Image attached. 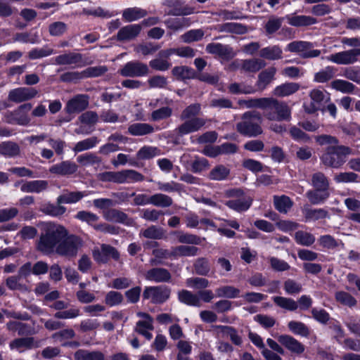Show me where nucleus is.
Listing matches in <instances>:
<instances>
[{
	"instance_id": "nucleus-9",
	"label": "nucleus",
	"mask_w": 360,
	"mask_h": 360,
	"mask_svg": "<svg viewBox=\"0 0 360 360\" xmlns=\"http://www.w3.org/2000/svg\"><path fill=\"white\" fill-rule=\"evenodd\" d=\"M327 61L337 65H352L360 61V48L351 49L330 54L324 58Z\"/></svg>"
},
{
	"instance_id": "nucleus-43",
	"label": "nucleus",
	"mask_w": 360,
	"mask_h": 360,
	"mask_svg": "<svg viewBox=\"0 0 360 360\" xmlns=\"http://www.w3.org/2000/svg\"><path fill=\"white\" fill-rule=\"evenodd\" d=\"M179 300L181 302L188 305L200 306V297L197 295L186 290L179 292Z\"/></svg>"
},
{
	"instance_id": "nucleus-41",
	"label": "nucleus",
	"mask_w": 360,
	"mask_h": 360,
	"mask_svg": "<svg viewBox=\"0 0 360 360\" xmlns=\"http://www.w3.org/2000/svg\"><path fill=\"white\" fill-rule=\"evenodd\" d=\"M153 127L146 123H135L128 128L129 132L133 136H143L153 132Z\"/></svg>"
},
{
	"instance_id": "nucleus-44",
	"label": "nucleus",
	"mask_w": 360,
	"mask_h": 360,
	"mask_svg": "<svg viewBox=\"0 0 360 360\" xmlns=\"http://www.w3.org/2000/svg\"><path fill=\"white\" fill-rule=\"evenodd\" d=\"M160 155V150L153 146H145L136 153L138 160H149Z\"/></svg>"
},
{
	"instance_id": "nucleus-24",
	"label": "nucleus",
	"mask_w": 360,
	"mask_h": 360,
	"mask_svg": "<svg viewBox=\"0 0 360 360\" xmlns=\"http://www.w3.org/2000/svg\"><path fill=\"white\" fill-rule=\"evenodd\" d=\"M276 72V68L270 67L268 69L263 70L258 75V79L256 83L257 89L262 91L274 79V76Z\"/></svg>"
},
{
	"instance_id": "nucleus-1",
	"label": "nucleus",
	"mask_w": 360,
	"mask_h": 360,
	"mask_svg": "<svg viewBox=\"0 0 360 360\" xmlns=\"http://www.w3.org/2000/svg\"><path fill=\"white\" fill-rule=\"evenodd\" d=\"M44 230V233L41 236L37 245L38 249L44 253L52 252L54 247L68 236L67 229L60 224H45Z\"/></svg>"
},
{
	"instance_id": "nucleus-7",
	"label": "nucleus",
	"mask_w": 360,
	"mask_h": 360,
	"mask_svg": "<svg viewBox=\"0 0 360 360\" xmlns=\"http://www.w3.org/2000/svg\"><path fill=\"white\" fill-rule=\"evenodd\" d=\"M83 244L80 237L75 235L67 236L56 245V251L62 256L75 257Z\"/></svg>"
},
{
	"instance_id": "nucleus-29",
	"label": "nucleus",
	"mask_w": 360,
	"mask_h": 360,
	"mask_svg": "<svg viewBox=\"0 0 360 360\" xmlns=\"http://www.w3.org/2000/svg\"><path fill=\"white\" fill-rule=\"evenodd\" d=\"M144 176L134 169H124L120 171V184H133L142 181Z\"/></svg>"
},
{
	"instance_id": "nucleus-53",
	"label": "nucleus",
	"mask_w": 360,
	"mask_h": 360,
	"mask_svg": "<svg viewBox=\"0 0 360 360\" xmlns=\"http://www.w3.org/2000/svg\"><path fill=\"white\" fill-rule=\"evenodd\" d=\"M333 89L344 94L352 93L354 90V85L346 80L335 79L330 84Z\"/></svg>"
},
{
	"instance_id": "nucleus-4",
	"label": "nucleus",
	"mask_w": 360,
	"mask_h": 360,
	"mask_svg": "<svg viewBox=\"0 0 360 360\" xmlns=\"http://www.w3.org/2000/svg\"><path fill=\"white\" fill-rule=\"evenodd\" d=\"M264 117L270 121H290L291 110L285 103L273 98H266L265 101Z\"/></svg>"
},
{
	"instance_id": "nucleus-35",
	"label": "nucleus",
	"mask_w": 360,
	"mask_h": 360,
	"mask_svg": "<svg viewBox=\"0 0 360 360\" xmlns=\"http://www.w3.org/2000/svg\"><path fill=\"white\" fill-rule=\"evenodd\" d=\"M40 210L45 214L58 217L65 214L66 207L61 205V204L54 205L51 202H46L41 205Z\"/></svg>"
},
{
	"instance_id": "nucleus-56",
	"label": "nucleus",
	"mask_w": 360,
	"mask_h": 360,
	"mask_svg": "<svg viewBox=\"0 0 360 360\" xmlns=\"http://www.w3.org/2000/svg\"><path fill=\"white\" fill-rule=\"evenodd\" d=\"M313 186L318 190L328 191V181L326 176L321 172H317L313 174L312 179Z\"/></svg>"
},
{
	"instance_id": "nucleus-64",
	"label": "nucleus",
	"mask_w": 360,
	"mask_h": 360,
	"mask_svg": "<svg viewBox=\"0 0 360 360\" xmlns=\"http://www.w3.org/2000/svg\"><path fill=\"white\" fill-rule=\"evenodd\" d=\"M254 321L266 329L273 327L276 323L274 317L266 314H257L254 316Z\"/></svg>"
},
{
	"instance_id": "nucleus-36",
	"label": "nucleus",
	"mask_w": 360,
	"mask_h": 360,
	"mask_svg": "<svg viewBox=\"0 0 360 360\" xmlns=\"http://www.w3.org/2000/svg\"><path fill=\"white\" fill-rule=\"evenodd\" d=\"M217 297L234 299L240 297V289L233 285H223L216 289Z\"/></svg>"
},
{
	"instance_id": "nucleus-26",
	"label": "nucleus",
	"mask_w": 360,
	"mask_h": 360,
	"mask_svg": "<svg viewBox=\"0 0 360 360\" xmlns=\"http://www.w3.org/2000/svg\"><path fill=\"white\" fill-rule=\"evenodd\" d=\"M300 89V84L295 82H286L276 86L273 94L278 97H285L293 94Z\"/></svg>"
},
{
	"instance_id": "nucleus-58",
	"label": "nucleus",
	"mask_w": 360,
	"mask_h": 360,
	"mask_svg": "<svg viewBox=\"0 0 360 360\" xmlns=\"http://www.w3.org/2000/svg\"><path fill=\"white\" fill-rule=\"evenodd\" d=\"M139 236L150 239H161L164 236V232L160 228L150 226L148 229L141 231Z\"/></svg>"
},
{
	"instance_id": "nucleus-25",
	"label": "nucleus",
	"mask_w": 360,
	"mask_h": 360,
	"mask_svg": "<svg viewBox=\"0 0 360 360\" xmlns=\"http://www.w3.org/2000/svg\"><path fill=\"white\" fill-rule=\"evenodd\" d=\"M174 54L182 58H193L195 55V51L190 46H181L176 49H168L160 52V56L165 58H169Z\"/></svg>"
},
{
	"instance_id": "nucleus-20",
	"label": "nucleus",
	"mask_w": 360,
	"mask_h": 360,
	"mask_svg": "<svg viewBox=\"0 0 360 360\" xmlns=\"http://www.w3.org/2000/svg\"><path fill=\"white\" fill-rule=\"evenodd\" d=\"M146 279L156 283L169 282L171 274L164 268H153L148 270L145 275Z\"/></svg>"
},
{
	"instance_id": "nucleus-61",
	"label": "nucleus",
	"mask_w": 360,
	"mask_h": 360,
	"mask_svg": "<svg viewBox=\"0 0 360 360\" xmlns=\"http://www.w3.org/2000/svg\"><path fill=\"white\" fill-rule=\"evenodd\" d=\"M285 292L288 295H297L302 291V285L296 281L288 278L283 283Z\"/></svg>"
},
{
	"instance_id": "nucleus-28",
	"label": "nucleus",
	"mask_w": 360,
	"mask_h": 360,
	"mask_svg": "<svg viewBox=\"0 0 360 360\" xmlns=\"http://www.w3.org/2000/svg\"><path fill=\"white\" fill-rule=\"evenodd\" d=\"M37 344L34 342L32 338H18L10 343V347L11 349H15L19 352H22L27 349L37 347Z\"/></svg>"
},
{
	"instance_id": "nucleus-14",
	"label": "nucleus",
	"mask_w": 360,
	"mask_h": 360,
	"mask_svg": "<svg viewBox=\"0 0 360 360\" xmlns=\"http://www.w3.org/2000/svg\"><path fill=\"white\" fill-rule=\"evenodd\" d=\"M119 256L117 250L109 245L103 244L93 250L94 259L98 263H105L110 257L117 260Z\"/></svg>"
},
{
	"instance_id": "nucleus-49",
	"label": "nucleus",
	"mask_w": 360,
	"mask_h": 360,
	"mask_svg": "<svg viewBox=\"0 0 360 360\" xmlns=\"http://www.w3.org/2000/svg\"><path fill=\"white\" fill-rule=\"evenodd\" d=\"M198 250L195 246L180 245L173 248V258L195 256Z\"/></svg>"
},
{
	"instance_id": "nucleus-62",
	"label": "nucleus",
	"mask_w": 360,
	"mask_h": 360,
	"mask_svg": "<svg viewBox=\"0 0 360 360\" xmlns=\"http://www.w3.org/2000/svg\"><path fill=\"white\" fill-rule=\"evenodd\" d=\"M165 25L167 28L174 31H177L185 27L189 26L190 22L188 18H172L166 20Z\"/></svg>"
},
{
	"instance_id": "nucleus-27",
	"label": "nucleus",
	"mask_w": 360,
	"mask_h": 360,
	"mask_svg": "<svg viewBox=\"0 0 360 360\" xmlns=\"http://www.w3.org/2000/svg\"><path fill=\"white\" fill-rule=\"evenodd\" d=\"M48 181L45 180H34L23 184L20 188L25 193H40L48 188Z\"/></svg>"
},
{
	"instance_id": "nucleus-6",
	"label": "nucleus",
	"mask_w": 360,
	"mask_h": 360,
	"mask_svg": "<svg viewBox=\"0 0 360 360\" xmlns=\"http://www.w3.org/2000/svg\"><path fill=\"white\" fill-rule=\"evenodd\" d=\"M229 196L231 199L226 201L225 205L238 212L247 211L252 203V198L240 189L230 191Z\"/></svg>"
},
{
	"instance_id": "nucleus-50",
	"label": "nucleus",
	"mask_w": 360,
	"mask_h": 360,
	"mask_svg": "<svg viewBox=\"0 0 360 360\" xmlns=\"http://www.w3.org/2000/svg\"><path fill=\"white\" fill-rule=\"evenodd\" d=\"M0 153L8 158L15 157L20 153V148L15 143L3 142L0 144Z\"/></svg>"
},
{
	"instance_id": "nucleus-37",
	"label": "nucleus",
	"mask_w": 360,
	"mask_h": 360,
	"mask_svg": "<svg viewBox=\"0 0 360 360\" xmlns=\"http://www.w3.org/2000/svg\"><path fill=\"white\" fill-rule=\"evenodd\" d=\"M259 55L265 59L274 60L282 58L283 51L278 46H271L262 49Z\"/></svg>"
},
{
	"instance_id": "nucleus-40",
	"label": "nucleus",
	"mask_w": 360,
	"mask_h": 360,
	"mask_svg": "<svg viewBox=\"0 0 360 360\" xmlns=\"http://www.w3.org/2000/svg\"><path fill=\"white\" fill-rule=\"evenodd\" d=\"M266 63L259 58L244 60L242 62V69L246 72H256L265 67Z\"/></svg>"
},
{
	"instance_id": "nucleus-46",
	"label": "nucleus",
	"mask_w": 360,
	"mask_h": 360,
	"mask_svg": "<svg viewBox=\"0 0 360 360\" xmlns=\"http://www.w3.org/2000/svg\"><path fill=\"white\" fill-rule=\"evenodd\" d=\"M104 218L110 221L128 224L127 215L117 210H110L105 212Z\"/></svg>"
},
{
	"instance_id": "nucleus-12",
	"label": "nucleus",
	"mask_w": 360,
	"mask_h": 360,
	"mask_svg": "<svg viewBox=\"0 0 360 360\" xmlns=\"http://www.w3.org/2000/svg\"><path fill=\"white\" fill-rule=\"evenodd\" d=\"M136 316L139 320L136 322L135 331L144 336L147 340H150L153 337L150 331L154 328L153 319L150 314L141 311L137 312Z\"/></svg>"
},
{
	"instance_id": "nucleus-8",
	"label": "nucleus",
	"mask_w": 360,
	"mask_h": 360,
	"mask_svg": "<svg viewBox=\"0 0 360 360\" xmlns=\"http://www.w3.org/2000/svg\"><path fill=\"white\" fill-rule=\"evenodd\" d=\"M285 51L296 53L302 58H317L321 54V51L314 49L313 43L306 41H294L289 43Z\"/></svg>"
},
{
	"instance_id": "nucleus-3",
	"label": "nucleus",
	"mask_w": 360,
	"mask_h": 360,
	"mask_svg": "<svg viewBox=\"0 0 360 360\" xmlns=\"http://www.w3.org/2000/svg\"><path fill=\"white\" fill-rule=\"evenodd\" d=\"M352 154V149L342 145L328 146L321 157L322 163L333 168L340 167L347 160L348 155Z\"/></svg>"
},
{
	"instance_id": "nucleus-34",
	"label": "nucleus",
	"mask_w": 360,
	"mask_h": 360,
	"mask_svg": "<svg viewBox=\"0 0 360 360\" xmlns=\"http://www.w3.org/2000/svg\"><path fill=\"white\" fill-rule=\"evenodd\" d=\"M230 173L231 171L228 167L219 165L211 169L208 178L213 181H224L229 178Z\"/></svg>"
},
{
	"instance_id": "nucleus-47",
	"label": "nucleus",
	"mask_w": 360,
	"mask_h": 360,
	"mask_svg": "<svg viewBox=\"0 0 360 360\" xmlns=\"http://www.w3.org/2000/svg\"><path fill=\"white\" fill-rule=\"evenodd\" d=\"M306 221H316L328 217V213L322 208L305 209L303 211Z\"/></svg>"
},
{
	"instance_id": "nucleus-17",
	"label": "nucleus",
	"mask_w": 360,
	"mask_h": 360,
	"mask_svg": "<svg viewBox=\"0 0 360 360\" xmlns=\"http://www.w3.org/2000/svg\"><path fill=\"white\" fill-rule=\"evenodd\" d=\"M141 31V25L131 24L122 27L117 34V39L120 41H129L139 36Z\"/></svg>"
},
{
	"instance_id": "nucleus-52",
	"label": "nucleus",
	"mask_w": 360,
	"mask_h": 360,
	"mask_svg": "<svg viewBox=\"0 0 360 360\" xmlns=\"http://www.w3.org/2000/svg\"><path fill=\"white\" fill-rule=\"evenodd\" d=\"M335 300L342 305L349 307L356 304V300L349 293L345 291H338L335 294Z\"/></svg>"
},
{
	"instance_id": "nucleus-39",
	"label": "nucleus",
	"mask_w": 360,
	"mask_h": 360,
	"mask_svg": "<svg viewBox=\"0 0 360 360\" xmlns=\"http://www.w3.org/2000/svg\"><path fill=\"white\" fill-rule=\"evenodd\" d=\"M272 300L277 306L288 311H295L298 308L297 302L291 298L275 296Z\"/></svg>"
},
{
	"instance_id": "nucleus-48",
	"label": "nucleus",
	"mask_w": 360,
	"mask_h": 360,
	"mask_svg": "<svg viewBox=\"0 0 360 360\" xmlns=\"http://www.w3.org/2000/svg\"><path fill=\"white\" fill-rule=\"evenodd\" d=\"M274 206L280 212L286 213L292 206V202L285 195L274 196Z\"/></svg>"
},
{
	"instance_id": "nucleus-54",
	"label": "nucleus",
	"mask_w": 360,
	"mask_h": 360,
	"mask_svg": "<svg viewBox=\"0 0 360 360\" xmlns=\"http://www.w3.org/2000/svg\"><path fill=\"white\" fill-rule=\"evenodd\" d=\"M289 330L295 335L307 337L309 335L308 327L303 323L291 321L288 324Z\"/></svg>"
},
{
	"instance_id": "nucleus-21",
	"label": "nucleus",
	"mask_w": 360,
	"mask_h": 360,
	"mask_svg": "<svg viewBox=\"0 0 360 360\" xmlns=\"http://www.w3.org/2000/svg\"><path fill=\"white\" fill-rule=\"evenodd\" d=\"M77 170V165L70 161H63L60 163L53 165L49 169V172L61 176L71 175Z\"/></svg>"
},
{
	"instance_id": "nucleus-38",
	"label": "nucleus",
	"mask_w": 360,
	"mask_h": 360,
	"mask_svg": "<svg viewBox=\"0 0 360 360\" xmlns=\"http://www.w3.org/2000/svg\"><path fill=\"white\" fill-rule=\"evenodd\" d=\"M75 360H105L104 354L98 351L79 349L75 353Z\"/></svg>"
},
{
	"instance_id": "nucleus-15",
	"label": "nucleus",
	"mask_w": 360,
	"mask_h": 360,
	"mask_svg": "<svg viewBox=\"0 0 360 360\" xmlns=\"http://www.w3.org/2000/svg\"><path fill=\"white\" fill-rule=\"evenodd\" d=\"M206 51L218 56L224 60H230L236 56L233 49L229 45L220 43H210L206 46Z\"/></svg>"
},
{
	"instance_id": "nucleus-60",
	"label": "nucleus",
	"mask_w": 360,
	"mask_h": 360,
	"mask_svg": "<svg viewBox=\"0 0 360 360\" xmlns=\"http://www.w3.org/2000/svg\"><path fill=\"white\" fill-rule=\"evenodd\" d=\"M194 13V8L176 1L173 8L169 11L172 15H188Z\"/></svg>"
},
{
	"instance_id": "nucleus-23",
	"label": "nucleus",
	"mask_w": 360,
	"mask_h": 360,
	"mask_svg": "<svg viewBox=\"0 0 360 360\" xmlns=\"http://www.w3.org/2000/svg\"><path fill=\"white\" fill-rule=\"evenodd\" d=\"M86 191H65L63 193L58 196L56 202L58 204H73L79 202L82 198L87 196Z\"/></svg>"
},
{
	"instance_id": "nucleus-16",
	"label": "nucleus",
	"mask_w": 360,
	"mask_h": 360,
	"mask_svg": "<svg viewBox=\"0 0 360 360\" xmlns=\"http://www.w3.org/2000/svg\"><path fill=\"white\" fill-rule=\"evenodd\" d=\"M32 105L30 103L21 105L15 110L13 112H8L5 115V120L8 123H17L22 125L27 124L30 122V119L27 115H22L21 117H17V115L24 110L30 111Z\"/></svg>"
},
{
	"instance_id": "nucleus-5",
	"label": "nucleus",
	"mask_w": 360,
	"mask_h": 360,
	"mask_svg": "<svg viewBox=\"0 0 360 360\" xmlns=\"http://www.w3.org/2000/svg\"><path fill=\"white\" fill-rule=\"evenodd\" d=\"M311 101L304 104V110L309 114L318 110L324 111V105L330 101V94L325 90L314 89L309 94Z\"/></svg>"
},
{
	"instance_id": "nucleus-45",
	"label": "nucleus",
	"mask_w": 360,
	"mask_h": 360,
	"mask_svg": "<svg viewBox=\"0 0 360 360\" xmlns=\"http://www.w3.org/2000/svg\"><path fill=\"white\" fill-rule=\"evenodd\" d=\"M309 200L314 205H318L323 202L329 196L328 191H321L316 189L309 191L306 194Z\"/></svg>"
},
{
	"instance_id": "nucleus-19",
	"label": "nucleus",
	"mask_w": 360,
	"mask_h": 360,
	"mask_svg": "<svg viewBox=\"0 0 360 360\" xmlns=\"http://www.w3.org/2000/svg\"><path fill=\"white\" fill-rule=\"evenodd\" d=\"M88 105L87 96L77 95L68 102L65 108L68 113L79 112L85 110Z\"/></svg>"
},
{
	"instance_id": "nucleus-2",
	"label": "nucleus",
	"mask_w": 360,
	"mask_h": 360,
	"mask_svg": "<svg viewBox=\"0 0 360 360\" xmlns=\"http://www.w3.org/2000/svg\"><path fill=\"white\" fill-rule=\"evenodd\" d=\"M262 118L257 112H247L243 114L242 121L236 125L238 131L248 137H255L263 133L261 124Z\"/></svg>"
},
{
	"instance_id": "nucleus-22",
	"label": "nucleus",
	"mask_w": 360,
	"mask_h": 360,
	"mask_svg": "<svg viewBox=\"0 0 360 360\" xmlns=\"http://www.w3.org/2000/svg\"><path fill=\"white\" fill-rule=\"evenodd\" d=\"M205 124V120L201 118L189 119L181 124L177 130L179 134L182 136L199 130Z\"/></svg>"
},
{
	"instance_id": "nucleus-11",
	"label": "nucleus",
	"mask_w": 360,
	"mask_h": 360,
	"mask_svg": "<svg viewBox=\"0 0 360 360\" xmlns=\"http://www.w3.org/2000/svg\"><path fill=\"white\" fill-rule=\"evenodd\" d=\"M148 72L149 69L147 65L138 61L128 62L119 70V73L126 77H143Z\"/></svg>"
},
{
	"instance_id": "nucleus-57",
	"label": "nucleus",
	"mask_w": 360,
	"mask_h": 360,
	"mask_svg": "<svg viewBox=\"0 0 360 360\" xmlns=\"http://www.w3.org/2000/svg\"><path fill=\"white\" fill-rule=\"evenodd\" d=\"M150 204L158 207H167L172 204V199L165 194L157 193L150 196Z\"/></svg>"
},
{
	"instance_id": "nucleus-30",
	"label": "nucleus",
	"mask_w": 360,
	"mask_h": 360,
	"mask_svg": "<svg viewBox=\"0 0 360 360\" xmlns=\"http://www.w3.org/2000/svg\"><path fill=\"white\" fill-rule=\"evenodd\" d=\"M55 61L58 65H76L79 66L82 62V57L79 53H68L57 56Z\"/></svg>"
},
{
	"instance_id": "nucleus-42",
	"label": "nucleus",
	"mask_w": 360,
	"mask_h": 360,
	"mask_svg": "<svg viewBox=\"0 0 360 360\" xmlns=\"http://www.w3.org/2000/svg\"><path fill=\"white\" fill-rule=\"evenodd\" d=\"M295 242L303 246H311L315 242V237L311 233L304 231H297L295 233Z\"/></svg>"
},
{
	"instance_id": "nucleus-33",
	"label": "nucleus",
	"mask_w": 360,
	"mask_h": 360,
	"mask_svg": "<svg viewBox=\"0 0 360 360\" xmlns=\"http://www.w3.org/2000/svg\"><path fill=\"white\" fill-rule=\"evenodd\" d=\"M335 67L328 65L314 74V82L316 83L327 82L335 77Z\"/></svg>"
},
{
	"instance_id": "nucleus-31",
	"label": "nucleus",
	"mask_w": 360,
	"mask_h": 360,
	"mask_svg": "<svg viewBox=\"0 0 360 360\" xmlns=\"http://www.w3.org/2000/svg\"><path fill=\"white\" fill-rule=\"evenodd\" d=\"M147 13L145 9L139 7L128 8L122 11V18L126 22H133L144 18Z\"/></svg>"
},
{
	"instance_id": "nucleus-32",
	"label": "nucleus",
	"mask_w": 360,
	"mask_h": 360,
	"mask_svg": "<svg viewBox=\"0 0 360 360\" xmlns=\"http://www.w3.org/2000/svg\"><path fill=\"white\" fill-rule=\"evenodd\" d=\"M288 24L295 27L314 25L316 20L308 15H288L285 17Z\"/></svg>"
},
{
	"instance_id": "nucleus-10",
	"label": "nucleus",
	"mask_w": 360,
	"mask_h": 360,
	"mask_svg": "<svg viewBox=\"0 0 360 360\" xmlns=\"http://www.w3.org/2000/svg\"><path fill=\"white\" fill-rule=\"evenodd\" d=\"M170 295V289L166 286L146 287L143 297L150 300L153 303L160 304L167 300Z\"/></svg>"
},
{
	"instance_id": "nucleus-63",
	"label": "nucleus",
	"mask_w": 360,
	"mask_h": 360,
	"mask_svg": "<svg viewBox=\"0 0 360 360\" xmlns=\"http://www.w3.org/2000/svg\"><path fill=\"white\" fill-rule=\"evenodd\" d=\"M266 98H251L248 100H239L238 105L242 108H258L263 109L265 107Z\"/></svg>"
},
{
	"instance_id": "nucleus-55",
	"label": "nucleus",
	"mask_w": 360,
	"mask_h": 360,
	"mask_svg": "<svg viewBox=\"0 0 360 360\" xmlns=\"http://www.w3.org/2000/svg\"><path fill=\"white\" fill-rule=\"evenodd\" d=\"M98 143V140L96 137H89L84 140L77 142L74 146L73 150L75 153H79L86 150H89L96 146Z\"/></svg>"
},
{
	"instance_id": "nucleus-18",
	"label": "nucleus",
	"mask_w": 360,
	"mask_h": 360,
	"mask_svg": "<svg viewBox=\"0 0 360 360\" xmlns=\"http://www.w3.org/2000/svg\"><path fill=\"white\" fill-rule=\"evenodd\" d=\"M278 341L292 353L300 354L304 351V346L292 336L288 335H279Z\"/></svg>"
},
{
	"instance_id": "nucleus-59",
	"label": "nucleus",
	"mask_w": 360,
	"mask_h": 360,
	"mask_svg": "<svg viewBox=\"0 0 360 360\" xmlns=\"http://www.w3.org/2000/svg\"><path fill=\"white\" fill-rule=\"evenodd\" d=\"M201 29L191 30L181 36V40L185 43H191L200 40L204 36Z\"/></svg>"
},
{
	"instance_id": "nucleus-51",
	"label": "nucleus",
	"mask_w": 360,
	"mask_h": 360,
	"mask_svg": "<svg viewBox=\"0 0 360 360\" xmlns=\"http://www.w3.org/2000/svg\"><path fill=\"white\" fill-rule=\"evenodd\" d=\"M229 91L234 94H254L257 89L251 85H247L243 83H233L229 85Z\"/></svg>"
},
{
	"instance_id": "nucleus-13",
	"label": "nucleus",
	"mask_w": 360,
	"mask_h": 360,
	"mask_svg": "<svg viewBox=\"0 0 360 360\" xmlns=\"http://www.w3.org/2000/svg\"><path fill=\"white\" fill-rule=\"evenodd\" d=\"M38 91L32 87H18L10 91L8 100L14 103H22L36 97Z\"/></svg>"
}]
</instances>
